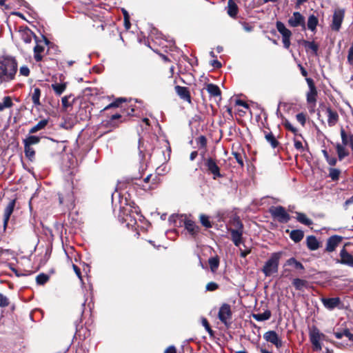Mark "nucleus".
I'll list each match as a JSON object with an SVG mask.
<instances>
[{
  "label": "nucleus",
  "mask_w": 353,
  "mask_h": 353,
  "mask_svg": "<svg viewBox=\"0 0 353 353\" xmlns=\"http://www.w3.org/2000/svg\"><path fill=\"white\" fill-rule=\"evenodd\" d=\"M17 70L15 59L10 57H0V77L3 80L10 81L14 78Z\"/></svg>",
  "instance_id": "nucleus-1"
},
{
  "label": "nucleus",
  "mask_w": 353,
  "mask_h": 353,
  "mask_svg": "<svg viewBox=\"0 0 353 353\" xmlns=\"http://www.w3.org/2000/svg\"><path fill=\"white\" fill-rule=\"evenodd\" d=\"M282 254V252H274L265 263L262 272L266 276H270L278 272L279 261Z\"/></svg>",
  "instance_id": "nucleus-2"
},
{
  "label": "nucleus",
  "mask_w": 353,
  "mask_h": 353,
  "mask_svg": "<svg viewBox=\"0 0 353 353\" xmlns=\"http://www.w3.org/2000/svg\"><path fill=\"white\" fill-rule=\"evenodd\" d=\"M218 318L227 327L231 325L232 322V312L231 306L229 304L223 303L221 305L218 313Z\"/></svg>",
  "instance_id": "nucleus-3"
},
{
  "label": "nucleus",
  "mask_w": 353,
  "mask_h": 353,
  "mask_svg": "<svg viewBox=\"0 0 353 353\" xmlns=\"http://www.w3.org/2000/svg\"><path fill=\"white\" fill-rule=\"evenodd\" d=\"M269 211L272 216L279 223H285L290 220V214L281 205L272 206L270 208Z\"/></svg>",
  "instance_id": "nucleus-4"
},
{
  "label": "nucleus",
  "mask_w": 353,
  "mask_h": 353,
  "mask_svg": "<svg viewBox=\"0 0 353 353\" xmlns=\"http://www.w3.org/2000/svg\"><path fill=\"white\" fill-rule=\"evenodd\" d=\"M345 10L344 8H337L334 9L332 18L330 28L332 30L338 32L341 29L344 19Z\"/></svg>",
  "instance_id": "nucleus-5"
},
{
  "label": "nucleus",
  "mask_w": 353,
  "mask_h": 353,
  "mask_svg": "<svg viewBox=\"0 0 353 353\" xmlns=\"http://www.w3.org/2000/svg\"><path fill=\"white\" fill-rule=\"evenodd\" d=\"M276 26L279 32L282 35L283 46L286 49H288L290 46L291 31L281 21H277Z\"/></svg>",
  "instance_id": "nucleus-6"
},
{
  "label": "nucleus",
  "mask_w": 353,
  "mask_h": 353,
  "mask_svg": "<svg viewBox=\"0 0 353 353\" xmlns=\"http://www.w3.org/2000/svg\"><path fill=\"white\" fill-rule=\"evenodd\" d=\"M323 334H321L319 329L314 327L310 332V339L312 344V347L314 351H320L322 349L321 344L320 343L321 336Z\"/></svg>",
  "instance_id": "nucleus-7"
},
{
  "label": "nucleus",
  "mask_w": 353,
  "mask_h": 353,
  "mask_svg": "<svg viewBox=\"0 0 353 353\" xmlns=\"http://www.w3.org/2000/svg\"><path fill=\"white\" fill-rule=\"evenodd\" d=\"M288 23L290 27L301 26L303 30L305 29V17L299 12H294L292 16L289 18Z\"/></svg>",
  "instance_id": "nucleus-8"
},
{
  "label": "nucleus",
  "mask_w": 353,
  "mask_h": 353,
  "mask_svg": "<svg viewBox=\"0 0 353 353\" xmlns=\"http://www.w3.org/2000/svg\"><path fill=\"white\" fill-rule=\"evenodd\" d=\"M263 339L269 343L274 345L276 348H280L283 343L278 334L273 330L268 331L263 334Z\"/></svg>",
  "instance_id": "nucleus-9"
},
{
  "label": "nucleus",
  "mask_w": 353,
  "mask_h": 353,
  "mask_svg": "<svg viewBox=\"0 0 353 353\" xmlns=\"http://www.w3.org/2000/svg\"><path fill=\"white\" fill-rule=\"evenodd\" d=\"M208 171L213 175V179L222 177L223 175L220 173V168L217 165L216 161L212 158H208L205 163Z\"/></svg>",
  "instance_id": "nucleus-10"
},
{
  "label": "nucleus",
  "mask_w": 353,
  "mask_h": 353,
  "mask_svg": "<svg viewBox=\"0 0 353 353\" xmlns=\"http://www.w3.org/2000/svg\"><path fill=\"white\" fill-rule=\"evenodd\" d=\"M340 259L338 263L353 268V255L349 253L345 248H343L339 253Z\"/></svg>",
  "instance_id": "nucleus-11"
},
{
  "label": "nucleus",
  "mask_w": 353,
  "mask_h": 353,
  "mask_svg": "<svg viewBox=\"0 0 353 353\" xmlns=\"http://www.w3.org/2000/svg\"><path fill=\"white\" fill-rule=\"evenodd\" d=\"M321 302L323 306L329 310H333L334 308L338 307L341 304V299L339 297L334 298H321Z\"/></svg>",
  "instance_id": "nucleus-12"
},
{
  "label": "nucleus",
  "mask_w": 353,
  "mask_h": 353,
  "mask_svg": "<svg viewBox=\"0 0 353 353\" xmlns=\"http://www.w3.org/2000/svg\"><path fill=\"white\" fill-rule=\"evenodd\" d=\"M342 239V236L338 235L330 236L327 241L326 250L330 252H333L341 242Z\"/></svg>",
  "instance_id": "nucleus-13"
},
{
  "label": "nucleus",
  "mask_w": 353,
  "mask_h": 353,
  "mask_svg": "<svg viewBox=\"0 0 353 353\" xmlns=\"http://www.w3.org/2000/svg\"><path fill=\"white\" fill-rule=\"evenodd\" d=\"M229 232L231 234V239L236 246H239L242 243V236L243 230H233L228 229Z\"/></svg>",
  "instance_id": "nucleus-14"
},
{
  "label": "nucleus",
  "mask_w": 353,
  "mask_h": 353,
  "mask_svg": "<svg viewBox=\"0 0 353 353\" xmlns=\"http://www.w3.org/2000/svg\"><path fill=\"white\" fill-rule=\"evenodd\" d=\"M326 112L327 114V123L330 127H332L336 124L339 121V114L336 111L332 110L330 108H327Z\"/></svg>",
  "instance_id": "nucleus-15"
},
{
  "label": "nucleus",
  "mask_w": 353,
  "mask_h": 353,
  "mask_svg": "<svg viewBox=\"0 0 353 353\" xmlns=\"http://www.w3.org/2000/svg\"><path fill=\"white\" fill-rule=\"evenodd\" d=\"M15 206V200H12L9 202L4 210L3 214V224L6 226L9 221L10 215L12 214Z\"/></svg>",
  "instance_id": "nucleus-16"
},
{
  "label": "nucleus",
  "mask_w": 353,
  "mask_h": 353,
  "mask_svg": "<svg viewBox=\"0 0 353 353\" xmlns=\"http://www.w3.org/2000/svg\"><path fill=\"white\" fill-rule=\"evenodd\" d=\"M184 225L185 229L192 234L194 235L199 232V227L196 225L195 223L190 220L187 219L186 216H185L184 219Z\"/></svg>",
  "instance_id": "nucleus-17"
},
{
  "label": "nucleus",
  "mask_w": 353,
  "mask_h": 353,
  "mask_svg": "<svg viewBox=\"0 0 353 353\" xmlns=\"http://www.w3.org/2000/svg\"><path fill=\"white\" fill-rule=\"evenodd\" d=\"M175 90L177 94L181 97V99L190 102V95L188 89L186 87H182L180 85L175 86Z\"/></svg>",
  "instance_id": "nucleus-18"
},
{
  "label": "nucleus",
  "mask_w": 353,
  "mask_h": 353,
  "mask_svg": "<svg viewBox=\"0 0 353 353\" xmlns=\"http://www.w3.org/2000/svg\"><path fill=\"white\" fill-rule=\"evenodd\" d=\"M292 285L296 290L303 291L308 287V282L306 280L296 278L292 280Z\"/></svg>",
  "instance_id": "nucleus-19"
},
{
  "label": "nucleus",
  "mask_w": 353,
  "mask_h": 353,
  "mask_svg": "<svg viewBox=\"0 0 353 353\" xmlns=\"http://www.w3.org/2000/svg\"><path fill=\"white\" fill-rule=\"evenodd\" d=\"M334 334L337 339H340L342 337L345 336L350 341H353V334L351 333L347 328H345L342 330L334 331Z\"/></svg>",
  "instance_id": "nucleus-20"
},
{
  "label": "nucleus",
  "mask_w": 353,
  "mask_h": 353,
  "mask_svg": "<svg viewBox=\"0 0 353 353\" xmlns=\"http://www.w3.org/2000/svg\"><path fill=\"white\" fill-rule=\"evenodd\" d=\"M307 246L310 250H316L319 248V243L314 236H308L306 239Z\"/></svg>",
  "instance_id": "nucleus-21"
},
{
  "label": "nucleus",
  "mask_w": 353,
  "mask_h": 353,
  "mask_svg": "<svg viewBox=\"0 0 353 353\" xmlns=\"http://www.w3.org/2000/svg\"><path fill=\"white\" fill-rule=\"evenodd\" d=\"M335 147L339 161H342L345 157L349 155V152L345 149V146L337 143Z\"/></svg>",
  "instance_id": "nucleus-22"
},
{
  "label": "nucleus",
  "mask_w": 353,
  "mask_h": 353,
  "mask_svg": "<svg viewBox=\"0 0 353 353\" xmlns=\"http://www.w3.org/2000/svg\"><path fill=\"white\" fill-rule=\"evenodd\" d=\"M227 12L231 17H235L238 13V7L233 0H228Z\"/></svg>",
  "instance_id": "nucleus-23"
},
{
  "label": "nucleus",
  "mask_w": 353,
  "mask_h": 353,
  "mask_svg": "<svg viewBox=\"0 0 353 353\" xmlns=\"http://www.w3.org/2000/svg\"><path fill=\"white\" fill-rule=\"evenodd\" d=\"M272 313L270 310H267L263 313H258L252 314L254 319L257 321H264L270 319Z\"/></svg>",
  "instance_id": "nucleus-24"
},
{
  "label": "nucleus",
  "mask_w": 353,
  "mask_h": 353,
  "mask_svg": "<svg viewBox=\"0 0 353 353\" xmlns=\"http://www.w3.org/2000/svg\"><path fill=\"white\" fill-rule=\"evenodd\" d=\"M206 90L210 94V97H219L221 96V90L219 88L213 83H208L206 85Z\"/></svg>",
  "instance_id": "nucleus-25"
},
{
  "label": "nucleus",
  "mask_w": 353,
  "mask_h": 353,
  "mask_svg": "<svg viewBox=\"0 0 353 353\" xmlns=\"http://www.w3.org/2000/svg\"><path fill=\"white\" fill-rule=\"evenodd\" d=\"M304 236V232L301 230H292L290 234V239L295 243L300 242Z\"/></svg>",
  "instance_id": "nucleus-26"
},
{
  "label": "nucleus",
  "mask_w": 353,
  "mask_h": 353,
  "mask_svg": "<svg viewBox=\"0 0 353 353\" xmlns=\"http://www.w3.org/2000/svg\"><path fill=\"white\" fill-rule=\"evenodd\" d=\"M317 90L316 88L309 90L307 93V102L309 104H312L314 108L316 102Z\"/></svg>",
  "instance_id": "nucleus-27"
},
{
  "label": "nucleus",
  "mask_w": 353,
  "mask_h": 353,
  "mask_svg": "<svg viewBox=\"0 0 353 353\" xmlns=\"http://www.w3.org/2000/svg\"><path fill=\"white\" fill-rule=\"evenodd\" d=\"M44 46L37 43V45L34 47V58L38 62L42 60V52L44 51Z\"/></svg>",
  "instance_id": "nucleus-28"
},
{
  "label": "nucleus",
  "mask_w": 353,
  "mask_h": 353,
  "mask_svg": "<svg viewBox=\"0 0 353 353\" xmlns=\"http://www.w3.org/2000/svg\"><path fill=\"white\" fill-rule=\"evenodd\" d=\"M303 45L306 48V50H312L313 54L317 55L319 46L315 43L314 41H309L306 40H303Z\"/></svg>",
  "instance_id": "nucleus-29"
},
{
  "label": "nucleus",
  "mask_w": 353,
  "mask_h": 353,
  "mask_svg": "<svg viewBox=\"0 0 353 353\" xmlns=\"http://www.w3.org/2000/svg\"><path fill=\"white\" fill-rule=\"evenodd\" d=\"M139 150L141 161H143L145 159L146 155H148L149 157L151 156L150 150L147 149L146 147L144 146L143 143L141 141V139H139Z\"/></svg>",
  "instance_id": "nucleus-30"
},
{
  "label": "nucleus",
  "mask_w": 353,
  "mask_h": 353,
  "mask_svg": "<svg viewBox=\"0 0 353 353\" xmlns=\"http://www.w3.org/2000/svg\"><path fill=\"white\" fill-rule=\"evenodd\" d=\"M296 220L302 224L310 226L312 225L313 222L311 219H308L307 216L302 212H296Z\"/></svg>",
  "instance_id": "nucleus-31"
},
{
  "label": "nucleus",
  "mask_w": 353,
  "mask_h": 353,
  "mask_svg": "<svg viewBox=\"0 0 353 353\" xmlns=\"http://www.w3.org/2000/svg\"><path fill=\"white\" fill-rule=\"evenodd\" d=\"M40 97H41V90L39 88H34L33 92L32 93V101L34 106H39L41 105L40 103Z\"/></svg>",
  "instance_id": "nucleus-32"
},
{
  "label": "nucleus",
  "mask_w": 353,
  "mask_h": 353,
  "mask_svg": "<svg viewBox=\"0 0 353 353\" xmlns=\"http://www.w3.org/2000/svg\"><path fill=\"white\" fill-rule=\"evenodd\" d=\"M47 124H48V120H46V119L41 120L40 121L38 122L37 124H36L35 125H34L32 128H31L30 129L29 133L30 134L36 133L37 132L45 128V127L47 125Z\"/></svg>",
  "instance_id": "nucleus-33"
},
{
  "label": "nucleus",
  "mask_w": 353,
  "mask_h": 353,
  "mask_svg": "<svg viewBox=\"0 0 353 353\" xmlns=\"http://www.w3.org/2000/svg\"><path fill=\"white\" fill-rule=\"evenodd\" d=\"M319 20L316 17L314 14L310 15L308 17L307 26L309 30L311 31H314L316 30V26L318 25Z\"/></svg>",
  "instance_id": "nucleus-34"
},
{
  "label": "nucleus",
  "mask_w": 353,
  "mask_h": 353,
  "mask_svg": "<svg viewBox=\"0 0 353 353\" xmlns=\"http://www.w3.org/2000/svg\"><path fill=\"white\" fill-rule=\"evenodd\" d=\"M341 141L342 143L341 145L344 146H347L350 143V139H353V134H347L343 128L341 129Z\"/></svg>",
  "instance_id": "nucleus-35"
},
{
  "label": "nucleus",
  "mask_w": 353,
  "mask_h": 353,
  "mask_svg": "<svg viewBox=\"0 0 353 353\" xmlns=\"http://www.w3.org/2000/svg\"><path fill=\"white\" fill-rule=\"evenodd\" d=\"M51 87H52V90L54 91L55 94L59 96L61 94H63V92L65 90L66 83H52L51 85Z\"/></svg>",
  "instance_id": "nucleus-36"
},
{
  "label": "nucleus",
  "mask_w": 353,
  "mask_h": 353,
  "mask_svg": "<svg viewBox=\"0 0 353 353\" xmlns=\"http://www.w3.org/2000/svg\"><path fill=\"white\" fill-rule=\"evenodd\" d=\"M285 265H292L297 270H304V266L303 265V264L301 262L298 261L294 257H292V258L288 259L285 262Z\"/></svg>",
  "instance_id": "nucleus-37"
},
{
  "label": "nucleus",
  "mask_w": 353,
  "mask_h": 353,
  "mask_svg": "<svg viewBox=\"0 0 353 353\" xmlns=\"http://www.w3.org/2000/svg\"><path fill=\"white\" fill-rule=\"evenodd\" d=\"M40 141V138L34 135L28 136L23 140V143L26 145L31 146L32 145L37 144Z\"/></svg>",
  "instance_id": "nucleus-38"
},
{
  "label": "nucleus",
  "mask_w": 353,
  "mask_h": 353,
  "mask_svg": "<svg viewBox=\"0 0 353 353\" xmlns=\"http://www.w3.org/2000/svg\"><path fill=\"white\" fill-rule=\"evenodd\" d=\"M265 137L266 141L270 143L273 148H276L278 146L279 142L272 132L265 134Z\"/></svg>",
  "instance_id": "nucleus-39"
},
{
  "label": "nucleus",
  "mask_w": 353,
  "mask_h": 353,
  "mask_svg": "<svg viewBox=\"0 0 353 353\" xmlns=\"http://www.w3.org/2000/svg\"><path fill=\"white\" fill-rule=\"evenodd\" d=\"M13 103L10 97H5L3 99V102L0 103V112L3 111L5 108H11Z\"/></svg>",
  "instance_id": "nucleus-40"
},
{
  "label": "nucleus",
  "mask_w": 353,
  "mask_h": 353,
  "mask_svg": "<svg viewBox=\"0 0 353 353\" xmlns=\"http://www.w3.org/2000/svg\"><path fill=\"white\" fill-rule=\"evenodd\" d=\"M230 224H231L232 227L230 228L229 229L243 230V225L239 217L234 218L231 221Z\"/></svg>",
  "instance_id": "nucleus-41"
},
{
  "label": "nucleus",
  "mask_w": 353,
  "mask_h": 353,
  "mask_svg": "<svg viewBox=\"0 0 353 353\" xmlns=\"http://www.w3.org/2000/svg\"><path fill=\"white\" fill-rule=\"evenodd\" d=\"M341 174L340 170L337 168H330L329 169V176L333 181H336L339 179Z\"/></svg>",
  "instance_id": "nucleus-42"
},
{
  "label": "nucleus",
  "mask_w": 353,
  "mask_h": 353,
  "mask_svg": "<svg viewBox=\"0 0 353 353\" xmlns=\"http://www.w3.org/2000/svg\"><path fill=\"white\" fill-rule=\"evenodd\" d=\"M24 152L26 157L30 160H32L34 157L35 152L31 146L24 145Z\"/></svg>",
  "instance_id": "nucleus-43"
},
{
  "label": "nucleus",
  "mask_w": 353,
  "mask_h": 353,
  "mask_svg": "<svg viewBox=\"0 0 353 353\" xmlns=\"http://www.w3.org/2000/svg\"><path fill=\"white\" fill-rule=\"evenodd\" d=\"M208 263H209L211 270L212 272H215L217 270L219 265V261L218 258H216V257L210 258V259H209Z\"/></svg>",
  "instance_id": "nucleus-44"
},
{
  "label": "nucleus",
  "mask_w": 353,
  "mask_h": 353,
  "mask_svg": "<svg viewBox=\"0 0 353 353\" xmlns=\"http://www.w3.org/2000/svg\"><path fill=\"white\" fill-rule=\"evenodd\" d=\"M48 279H49V276L47 274H43V273L39 274L36 277L37 283L39 285L45 284L48 281Z\"/></svg>",
  "instance_id": "nucleus-45"
},
{
  "label": "nucleus",
  "mask_w": 353,
  "mask_h": 353,
  "mask_svg": "<svg viewBox=\"0 0 353 353\" xmlns=\"http://www.w3.org/2000/svg\"><path fill=\"white\" fill-rule=\"evenodd\" d=\"M200 221L201 224L207 228H210L212 227V224L209 220V217L205 214L200 215Z\"/></svg>",
  "instance_id": "nucleus-46"
},
{
  "label": "nucleus",
  "mask_w": 353,
  "mask_h": 353,
  "mask_svg": "<svg viewBox=\"0 0 353 353\" xmlns=\"http://www.w3.org/2000/svg\"><path fill=\"white\" fill-rule=\"evenodd\" d=\"M72 97V94L64 96L61 99L62 106L64 109H67L68 107L72 106V103L70 102V99Z\"/></svg>",
  "instance_id": "nucleus-47"
},
{
  "label": "nucleus",
  "mask_w": 353,
  "mask_h": 353,
  "mask_svg": "<svg viewBox=\"0 0 353 353\" xmlns=\"http://www.w3.org/2000/svg\"><path fill=\"white\" fill-rule=\"evenodd\" d=\"M201 323H202L203 326L205 327V330L210 334V335L213 336L214 332L211 329L210 324L205 318L203 317L201 319Z\"/></svg>",
  "instance_id": "nucleus-48"
},
{
  "label": "nucleus",
  "mask_w": 353,
  "mask_h": 353,
  "mask_svg": "<svg viewBox=\"0 0 353 353\" xmlns=\"http://www.w3.org/2000/svg\"><path fill=\"white\" fill-rule=\"evenodd\" d=\"M9 303V299L7 298V296L2 293H0V307H7L8 306Z\"/></svg>",
  "instance_id": "nucleus-49"
},
{
  "label": "nucleus",
  "mask_w": 353,
  "mask_h": 353,
  "mask_svg": "<svg viewBox=\"0 0 353 353\" xmlns=\"http://www.w3.org/2000/svg\"><path fill=\"white\" fill-rule=\"evenodd\" d=\"M296 119L297 121L301 124L302 126H305L306 122V115L304 113L301 112L297 114Z\"/></svg>",
  "instance_id": "nucleus-50"
},
{
  "label": "nucleus",
  "mask_w": 353,
  "mask_h": 353,
  "mask_svg": "<svg viewBox=\"0 0 353 353\" xmlns=\"http://www.w3.org/2000/svg\"><path fill=\"white\" fill-rule=\"evenodd\" d=\"M232 154L234 155L235 159L236 160L237 163L241 166L243 167L244 163H243V155L241 154L239 152H232Z\"/></svg>",
  "instance_id": "nucleus-51"
},
{
  "label": "nucleus",
  "mask_w": 353,
  "mask_h": 353,
  "mask_svg": "<svg viewBox=\"0 0 353 353\" xmlns=\"http://www.w3.org/2000/svg\"><path fill=\"white\" fill-rule=\"evenodd\" d=\"M124 99L123 98H119L117 99L114 102H112L110 104H109L108 105H107L105 108H104V110H108L110 108H113V107H118L119 105L122 102V101H124Z\"/></svg>",
  "instance_id": "nucleus-52"
},
{
  "label": "nucleus",
  "mask_w": 353,
  "mask_h": 353,
  "mask_svg": "<svg viewBox=\"0 0 353 353\" xmlns=\"http://www.w3.org/2000/svg\"><path fill=\"white\" fill-rule=\"evenodd\" d=\"M347 62L353 66V42L348 51Z\"/></svg>",
  "instance_id": "nucleus-53"
},
{
  "label": "nucleus",
  "mask_w": 353,
  "mask_h": 353,
  "mask_svg": "<svg viewBox=\"0 0 353 353\" xmlns=\"http://www.w3.org/2000/svg\"><path fill=\"white\" fill-rule=\"evenodd\" d=\"M219 288V285L217 283L214 282H210L206 285V290L208 291H214Z\"/></svg>",
  "instance_id": "nucleus-54"
},
{
  "label": "nucleus",
  "mask_w": 353,
  "mask_h": 353,
  "mask_svg": "<svg viewBox=\"0 0 353 353\" xmlns=\"http://www.w3.org/2000/svg\"><path fill=\"white\" fill-rule=\"evenodd\" d=\"M197 143L201 147L204 148L206 145L207 140L204 136H200L197 139Z\"/></svg>",
  "instance_id": "nucleus-55"
},
{
  "label": "nucleus",
  "mask_w": 353,
  "mask_h": 353,
  "mask_svg": "<svg viewBox=\"0 0 353 353\" xmlns=\"http://www.w3.org/2000/svg\"><path fill=\"white\" fill-rule=\"evenodd\" d=\"M19 72L21 75L25 77H28L30 74V70L27 66L21 67Z\"/></svg>",
  "instance_id": "nucleus-56"
},
{
  "label": "nucleus",
  "mask_w": 353,
  "mask_h": 353,
  "mask_svg": "<svg viewBox=\"0 0 353 353\" xmlns=\"http://www.w3.org/2000/svg\"><path fill=\"white\" fill-rule=\"evenodd\" d=\"M294 148L301 152H303L304 150L301 141L299 140H294Z\"/></svg>",
  "instance_id": "nucleus-57"
},
{
  "label": "nucleus",
  "mask_w": 353,
  "mask_h": 353,
  "mask_svg": "<svg viewBox=\"0 0 353 353\" xmlns=\"http://www.w3.org/2000/svg\"><path fill=\"white\" fill-rule=\"evenodd\" d=\"M284 125L287 129L292 131V132L296 133L297 132L296 128H294L289 121H285Z\"/></svg>",
  "instance_id": "nucleus-58"
},
{
  "label": "nucleus",
  "mask_w": 353,
  "mask_h": 353,
  "mask_svg": "<svg viewBox=\"0 0 353 353\" xmlns=\"http://www.w3.org/2000/svg\"><path fill=\"white\" fill-rule=\"evenodd\" d=\"M327 163L331 165L334 166L336 164L337 160L335 157H330L327 159H326Z\"/></svg>",
  "instance_id": "nucleus-59"
},
{
  "label": "nucleus",
  "mask_w": 353,
  "mask_h": 353,
  "mask_svg": "<svg viewBox=\"0 0 353 353\" xmlns=\"http://www.w3.org/2000/svg\"><path fill=\"white\" fill-rule=\"evenodd\" d=\"M306 81H307V83L308 85L309 90L315 89L316 88V87L314 85V81L311 78H307L306 79Z\"/></svg>",
  "instance_id": "nucleus-60"
},
{
  "label": "nucleus",
  "mask_w": 353,
  "mask_h": 353,
  "mask_svg": "<svg viewBox=\"0 0 353 353\" xmlns=\"http://www.w3.org/2000/svg\"><path fill=\"white\" fill-rule=\"evenodd\" d=\"M240 252H241V253H240L241 256L243 257V258H245V257L247 256V255L248 254L250 253V249H245V250H243L242 249H240Z\"/></svg>",
  "instance_id": "nucleus-61"
},
{
  "label": "nucleus",
  "mask_w": 353,
  "mask_h": 353,
  "mask_svg": "<svg viewBox=\"0 0 353 353\" xmlns=\"http://www.w3.org/2000/svg\"><path fill=\"white\" fill-rule=\"evenodd\" d=\"M73 269H74V271L75 272L77 276L80 279H81V270L76 265H73Z\"/></svg>",
  "instance_id": "nucleus-62"
},
{
  "label": "nucleus",
  "mask_w": 353,
  "mask_h": 353,
  "mask_svg": "<svg viewBox=\"0 0 353 353\" xmlns=\"http://www.w3.org/2000/svg\"><path fill=\"white\" fill-rule=\"evenodd\" d=\"M164 353H176V348L174 346L171 345L165 350Z\"/></svg>",
  "instance_id": "nucleus-63"
},
{
  "label": "nucleus",
  "mask_w": 353,
  "mask_h": 353,
  "mask_svg": "<svg viewBox=\"0 0 353 353\" xmlns=\"http://www.w3.org/2000/svg\"><path fill=\"white\" fill-rule=\"evenodd\" d=\"M211 65L215 68H219L221 67V63L217 60H213L211 62Z\"/></svg>",
  "instance_id": "nucleus-64"
}]
</instances>
